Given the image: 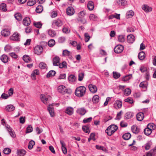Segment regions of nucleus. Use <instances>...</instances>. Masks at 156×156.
Segmentation results:
<instances>
[{
  "label": "nucleus",
  "instance_id": "nucleus-1",
  "mask_svg": "<svg viewBox=\"0 0 156 156\" xmlns=\"http://www.w3.org/2000/svg\"><path fill=\"white\" fill-rule=\"evenodd\" d=\"M86 88L83 86H80L77 87L75 91V95L79 97H83L85 94Z\"/></svg>",
  "mask_w": 156,
  "mask_h": 156
},
{
  "label": "nucleus",
  "instance_id": "nucleus-2",
  "mask_svg": "<svg viewBox=\"0 0 156 156\" xmlns=\"http://www.w3.org/2000/svg\"><path fill=\"white\" fill-rule=\"evenodd\" d=\"M118 127L115 125H112L109 126L105 132L109 136H111L118 129Z\"/></svg>",
  "mask_w": 156,
  "mask_h": 156
},
{
  "label": "nucleus",
  "instance_id": "nucleus-3",
  "mask_svg": "<svg viewBox=\"0 0 156 156\" xmlns=\"http://www.w3.org/2000/svg\"><path fill=\"white\" fill-rule=\"evenodd\" d=\"M58 91L63 94L66 93L70 94L71 93V91L70 90H68L64 86H60L58 88Z\"/></svg>",
  "mask_w": 156,
  "mask_h": 156
},
{
  "label": "nucleus",
  "instance_id": "nucleus-4",
  "mask_svg": "<svg viewBox=\"0 0 156 156\" xmlns=\"http://www.w3.org/2000/svg\"><path fill=\"white\" fill-rule=\"evenodd\" d=\"M63 24L62 21L60 19H58L54 20L52 22V27L55 29L57 28V27L61 26Z\"/></svg>",
  "mask_w": 156,
  "mask_h": 156
},
{
  "label": "nucleus",
  "instance_id": "nucleus-5",
  "mask_svg": "<svg viewBox=\"0 0 156 156\" xmlns=\"http://www.w3.org/2000/svg\"><path fill=\"white\" fill-rule=\"evenodd\" d=\"M43 48L41 46L37 45L35 46L34 49V53L37 55L40 54L43 51Z\"/></svg>",
  "mask_w": 156,
  "mask_h": 156
},
{
  "label": "nucleus",
  "instance_id": "nucleus-6",
  "mask_svg": "<svg viewBox=\"0 0 156 156\" xmlns=\"http://www.w3.org/2000/svg\"><path fill=\"white\" fill-rule=\"evenodd\" d=\"M20 34L17 32H15L12 36L10 37V39L13 41H20Z\"/></svg>",
  "mask_w": 156,
  "mask_h": 156
},
{
  "label": "nucleus",
  "instance_id": "nucleus-7",
  "mask_svg": "<svg viewBox=\"0 0 156 156\" xmlns=\"http://www.w3.org/2000/svg\"><path fill=\"white\" fill-rule=\"evenodd\" d=\"M124 49L123 46L122 45H118L115 47L114 49V52L116 53H121Z\"/></svg>",
  "mask_w": 156,
  "mask_h": 156
},
{
  "label": "nucleus",
  "instance_id": "nucleus-8",
  "mask_svg": "<svg viewBox=\"0 0 156 156\" xmlns=\"http://www.w3.org/2000/svg\"><path fill=\"white\" fill-rule=\"evenodd\" d=\"M54 104V103H52L51 104H50L48 106V110L51 117H53L55 115L53 107V105Z\"/></svg>",
  "mask_w": 156,
  "mask_h": 156
},
{
  "label": "nucleus",
  "instance_id": "nucleus-9",
  "mask_svg": "<svg viewBox=\"0 0 156 156\" xmlns=\"http://www.w3.org/2000/svg\"><path fill=\"white\" fill-rule=\"evenodd\" d=\"M88 87L90 91L93 93H96L97 90L96 87L92 84H90L89 85Z\"/></svg>",
  "mask_w": 156,
  "mask_h": 156
},
{
  "label": "nucleus",
  "instance_id": "nucleus-10",
  "mask_svg": "<svg viewBox=\"0 0 156 156\" xmlns=\"http://www.w3.org/2000/svg\"><path fill=\"white\" fill-rule=\"evenodd\" d=\"M122 101L119 100L116 101L114 103L113 105L114 107L116 108H120L122 107Z\"/></svg>",
  "mask_w": 156,
  "mask_h": 156
},
{
  "label": "nucleus",
  "instance_id": "nucleus-11",
  "mask_svg": "<svg viewBox=\"0 0 156 156\" xmlns=\"http://www.w3.org/2000/svg\"><path fill=\"white\" fill-rule=\"evenodd\" d=\"M156 154V146L149 151L147 152L146 156H154Z\"/></svg>",
  "mask_w": 156,
  "mask_h": 156
},
{
  "label": "nucleus",
  "instance_id": "nucleus-12",
  "mask_svg": "<svg viewBox=\"0 0 156 156\" xmlns=\"http://www.w3.org/2000/svg\"><path fill=\"white\" fill-rule=\"evenodd\" d=\"M60 143L61 145L63 153L64 154H67V149L66 147V145L64 141L60 140Z\"/></svg>",
  "mask_w": 156,
  "mask_h": 156
},
{
  "label": "nucleus",
  "instance_id": "nucleus-13",
  "mask_svg": "<svg viewBox=\"0 0 156 156\" xmlns=\"http://www.w3.org/2000/svg\"><path fill=\"white\" fill-rule=\"evenodd\" d=\"M41 101L44 104H48V98L43 94H41L40 96Z\"/></svg>",
  "mask_w": 156,
  "mask_h": 156
},
{
  "label": "nucleus",
  "instance_id": "nucleus-14",
  "mask_svg": "<svg viewBox=\"0 0 156 156\" xmlns=\"http://www.w3.org/2000/svg\"><path fill=\"white\" fill-rule=\"evenodd\" d=\"M66 13L69 16H72L74 13V10L71 7H69L66 9Z\"/></svg>",
  "mask_w": 156,
  "mask_h": 156
},
{
  "label": "nucleus",
  "instance_id": "nucleus-15",
  "mask_svg": "<svg viewBox=\"0 0 156 156\" xmlns=\"http://www.w3.org/2000/svg\"><path fill=\"white\" fill-rule=\"evenodd\" d=\"M6 127L10 136L13 137H15L16 136V135L14 132L12 131V129L11 127H10V126L8 125H7L6 126Z\"/></svg>",
  "mask_w": 156,
  "mask_h": 156
},
{
  "label": "nucleus",
  "instance_id": "nucleus-16",
  "mask_svg": "<svg viewBox=\"0 0 156 156\" xmlns=\"http://www.w3.org/2000/svg\"><path fill=\"white\" fill-rule=\"evenodd\" d=\"M23 25L25 26H29L30 23V18L28 17H25L23 20Z\"/></svg>",
  "mask_w": 156,
  "mask_h": 156
},
{
  "label": "nucleus",
  "instance_id": "nucleus-17",
  "mask_svg": "<svg viewBox=\"0 0 156 156\" xmlns=\"http://www.w3.org/2000/svg\"><path fill=\"white\" fill-rule=\"evenodd\" d=\"M53 64L54 66H58L60 62V59L59 57L56 56L53 58Z\"/></svg>",
  "mask_w": 156,
  "mask_h": 156
},
{
  "label": "nucleus",
  "instance_id": "nucleus-18",
  "mask_svg": "<svg viewBox=\"0 0 156 156\" xmlns=\"http://www.w3.org/2000/svg\"><path fill=\"white\" fill-rule=\"evenodd\" d=\"M0 58L3 63H6L8 61L9 58L7 55L4 54L0 57Z\"/></svg>",
  "mask_w": 156,
  "mask_h": 156
},
{
  "label": "nucleus",
  "instance_id": "nucleus-19",
  "mask_svg": "<svg viewBox=\"0 0 156 156\" xmlns=\"http://www.w3.org/2000/svg\"><path fill=\"white\" fill-rule=\"evenodd\" d=\"M144 117V114L141 112L137 113L136 115V118L137 120L141 121H142Z\"/></svg>",
  "mask_w": 156,
  "mask_h": 156
},
{
  "label": "nucleus",
  "instance_id": "nucleus-20",
  "mask_svg": "<svg viewBox=\"0 0 156 156\" xmlns=\"http://www.w3.org/2000/svg\"><path fill=\"white\" fill-rule=\"evenodd\" d=\"M76 112L79 114L83 115L86 113V111L84 108H78Z\"/></svg>",
  "mask_w": 156,
  "mask_h": 156
},
{
  "label": "nucleus",
  "instance_id": "nucleus-21",
  "mask_svg": "<svg viewBox=\"0 0 156 156\" xmlns=\"http://www.w3.org/2000/svg\"><path fill=\"white\" fill-rule=\"evenodd\" d=\"M134 38L135 37L133 35H129L127 37V41L129 43H132L135 40Z\"/></svg>",
  "mask_w": 156,
  "mask_h": 156
},
{
  "label": "nucleus",
  "instance_id": "nucleus-22",
  "mask_svg": "<svg viewBox=\"0 0 156 156\" xmlns=\"http://www.w3.org/2000/svg\"><path fill=\"white\" fill-rule=\"evenodd\" d=\"M142 9L146 12H151L152 10L151 7L147 5H143L142 6Z\"/></svg>",
  "mask_w": 156,
  "mask_h": 156
},
{
  "label": "nucleus",
  "instance_id": "nucleus-23",
  "mask_svg": "<svg viewBox=\"0 0 156 156\" xmlns=\"http://www.w3.org/2000/svg\"><path fill=\"white\" fill-rule=\"evenodd\" d=\"M15 107L12 105H7L5 107V110L9 112H11L15 110Z\"/></svg>",
  "mask_w": 156,
  "mask_h": 156
},
{
  "label": "nucleus",
  "instance_id": "nucleus-24",
  "mask_svg": "<svg viewBox=\"0 0 156 156\" xmlns=\"http://www.w3.org/2000/svg\"><path fill=\"white\" fill-rule=\"evenodd\" d=\"M10 31L7 29H4L1 32V35L5 37H7L10 35Z\"/></svg>",
  "mask_w": 156,
  "mask_h": 156
},
{
  "label": "nucleus",
  "instance_id": "nucleus-25",
  "mask_svg": "<svg viewBox=\"0 0 156 156\" xmlns=\"http://www.w3.org/2000/svg\"><path fill=\"white\" fill-rule=\"evenodd\" d=\"M89 127L90 125H88L83 126L82 127L83 130L87 133H89L90 132Z\"/></svg>",
  "mask_w": 156,
  "mask_h": 156
},
{
  "label": "nucleus",
  "instance_id": "nucleus-26",
  "mask_svg": "<svg viewBox=\"0 0 156 156\" xmlns=\"http://www.w3.org/2000/svg\"><path fill=\"white\" fill-rule=\"evenodd\" d=\"M116 3L119 5L125 6L127 4V2L125 0H116Z\"/></svg>",
  "mask_w": 156,
  "mask_h": 156
},
{
  "label": "nucleus",
  "instance_id": "nucleus-27",
  "mask_svg": "<svg viewBox=\"0 0 156 156\" xmlns=\"http://www.w3.org/2000/svg\"><path fill=\"white\" fill-rule=\"evenodd\" d=\"M132 131L134 133L137 134L140 132V129L137 126H133L131 127Z\"/></svg>",
  "mask_w": 156,
  "mask_h": 156
},
{
  "label": "nucleus",
  "instance_id": "nucleus-28",
  "mask_svg": "<svg viewBox=\"0 0 156 156\" xmlns=\"http://www.w3.org/2000/svg\"><path fill=\"white\" fill-rule=\"evenodd\" d=\"M87 8L90 10H92L93 9L94 6L93 2L91 1L89 2L87 4Z\"/></svg>",
  "mask_w": 156,
  "mask_h": 156
},
{
  "label": "nucleus",
  "instance_id": "nucleus-29",
  "mask_svg": "<svg viewBox=\"0 0 156 156\" xmlns=\"http://www.w3.org/2000/svg\"><path fill=\"white\" fill-rule=\"evenodd\" d=\"M145 53L144 51L140 52L139 53L138 56L139 59L141 60H144L145 58Z\"/></svg>",
  "mask_w": 156,
  "mask_h": 156
},
{
  "label": "nucleus",
  "instance_id": "nucleus-30",
  "mask_svg": "<svg viewBox=\"0 0 156 156\" xmlns=\"http://www.w3.org/2000/svg\"><path fill=\"white\" fill-rule=\"evenodd\" d=\"M14 16L16 20L19 21L21 20L23 18L22 15L20 13H17L15 14Z\"/></svg>",
  "mask_w": 156,
  "mask_h": 156
},
{
  "label": "nucleus",
  "instance_id": "nucleus-31",
  "mask_svg": "<svg viewBox=\"0 0 156 156\" xmlns=\"http://www.w3.org/2000/svg\"><path fill=\"white\" fill-rule=\"evenodd\" d=\"M76 77L73 75H70L68 78V80L70 83H72L75 81L76 80Z\"/></svg>",
  "mask_w": 156,
  "mask_h": 156
},
{
  "label": "nucleus",
  "instance_id": "nucleus-32",
  "mask_svg": "<svg viewBox=\"0 0 156 156\" xmlns=\"http://www.w3.org/2000/svg\"><path fill=\"white\" fill-rule=\"evenodd\" d=\"M144 133L147 136H149L151 134L152 132L151 129L146 128L144 130Z\"/></svg>",
  "mask_w": 156,
  "mask_h": 156
},
{
  "label": "nucleus",
  "instance_id": "nucleus-33",
  "mask_svg": "<svg viewBox=\"0 0 156 156\" xmlns=\"http://www.w3.org/2000/svg\"><path fill=\"white\" fill-rule=\"evenodd\" d=\"M133 116V113L131 112H128L126 113L125 117L126 119H129L131 118Z\"/></svg>",
  "mask_w": 156,
  "mask_h": 156
},
{
  "label": "nucleus",
  "instance_id": "nucleus-34",
  "mask_svg": "<svg viewBox=\"0 0 156 156\" xmlns=\"http://www.w3.org/2000/svg\"><path fill=\"white\" fill-rule=\"evenodd\" d=\"M131 134L129 133H126L122 136V138L125 140H128L131 137Z\"/></svg>",
  "mask_w": 156,
  "mask_h": 156
},
{
  "label": "nucleus",
  "instance_id": "nucleus-35",
  "mask_svg": "<svg viewBox=\"0 0 156 156\" xmlns=\"http://www.w3.org/2000/svg\"><path fill=\"white\" fill-rule=\"evenodd\" d=\"M132 77V74H130L124 76L122 79V81H126L129 80Z\"/></svg>",
  "mask_w": 156,
  "mask_h": 156
},
{
  "label": "nucleus",
  "instance_id": "nucleus-36",
  "mask_svg": "<svg viewBox=\"0 0 156 156\" xmlns=\"http://www.w3.org/2000/svg\"><path fill=\"white\" fill-rule=\"evenodd\" d=\"M65 112L68 115H71L73 113V109L71 107H68L67 108Z\"/></svg>",
  "mask_w": 156,
  "mask_h": 156
},
{
  "label": "nucleus",
  "instance_id": "nucleus-37",
  "mask_svg": "<svg viewBox=\"0 0 156 156\" xmlns=\"http://www.w3.org/2000/svg\"><path fill=\"white\" fill-rule=\"evenodd\" d=\"M99 96L98 95H95L93 96L92 101L94 103H97L99 101Z\"/></svg>",
  "mask_w": 156,
  "mask_h": 156
},
{
  "label": "nucleus",
  "instance_id": "nucleus-38",
  "mask_svg": "<svg viewBox=\"0 0 156 156\" xmlns=\"http://www.w3.org/2000/svg\"><path fill=\"white\" fill-rule=\"evenodd\" d=\"M43 10V7L41 5H38L36 8V11L37 13H40Z\"/></svg>",
  "mask_w": 156,
  "mask_h": 156
},
{
  "label": "nucleus",
  "instance_id": "nucleus-39",
  "mask_svg": "<svg viewBox=\"0 0 156 156\" xmlns=\"http://www.w3.org/2000/svg\"><path fill=\"white\" fill-rule=\"evenodd\" d=\"M56 74V72L54 70L50 71L47 75V77H49L51 76H54Z\"/></svg>",
  "mask_w": 156,
  "mask_h": 156
},
{
  "label": "nucleus",
  "instance_id": "nucleus-40",
  "mask_svg": "<svg viewBox=\"0 0 156 156\" xmlns=\"http://www.w3.org/2000/svg\"><path fill=\"white\" fill-rule=\"evenodd\" d=\"M35 144V142L33 140H31L30 141L28 145V148L29 149L31 150V149L33 147V146H34Z\"/></svg>",
  "mask_w": 156,
  "mask_h": 156
},
{
  "label": "nucleus",
  "instance_id": "nucleus-41",
  "mask_svg": "<svg viewBox=\"0 0 156 156\" xmlns=\"http://www.w3.org/2000/svg\"><path fill=\"white\" fill-rule=\"evenodd\" d=\"M86 14V12L85 11H83L80 12L78 14V16L79 18H83Z\"/></svg>",
  "mask_w": 156,
  "mask_h": 156
},
{
  "label": "nucleus",
  "instance_id": "nucleus-42",
  "mask_svg": "<svg viewBox=\"0 0 156 156\" xmlns=\"http://www.w3.org/2000/svg\"><path fill=\"white\" fill-rule=\"evenodd\" d=\"M23 60L26 62H29L30 61V58L29 56L24 55L23 58Z\"/></svg>",
  "mask_w": 156,
  "mask_h": 156
},
{
  "label": "nucleus",
  "instance_id": "nucleus-43",
  "mask_svg": "<svg viewBox=\"0 0 156 156\" xmlns=\"http://www.w3.org/2000/svg\"><path fill=\"white\" fill-rule=\"evenodd\" d=\"M26 151L24 150H20L18 151L17 154L20 156H23L26 154Z\"/></svg>",
  "mask_w": 156,
  "mask_h": 156
},
{
  "label": "nucleus",
  "instance_id": "nucleus-44",
  "mask_svg": "<svg viewBox=\"0 0 156 156\" xmlns=\"http://www.w3.org/2000/svg\"><path fill=\"white\" fill-rule=\"evenodd\" d=\"M48 34L51 37H54L56 34L55 31L52 30H49L48 31Z\"/></svg>",
  "mask_w": 156,
  "mask_h": 156
},
{
  "label": "nucleus",
  "instance_id": "nucleus-45",
  "mask_svg": "<svg viewBox=\"0 0 156 156\" xmlns=\"http://www.w3.org/2000/svg\"><path fill=\"white\" fill-rule=\"evenodd\" d=\"M123 112L122 111H121L117 114L116 116L115 119L116 120H119L121 118V115L123 114Z\"/></svg>",
  "mask_w": 156,
  "mask_h": 156
},
{
  "label": "nucleus",
  "instance_id": "nucleus-46",
  "mask_svg": "<svg viewBox=\"0 0 156 156\" xmlns=\"http://www.w3.org/2000/svg\"><path fill=\"white\" fill-rule=\"evenodd\" d=\"M124 101L125 102L130 104H132L133 102V100L132 98L131 97H129L128 98L125 99Z\"/></svg>",
  "mask_w": 156,
  "mask_h": 156
},
{
  "label": "nucleus",
  "instance_id": "nucleus-47",
  "mask_svg": "<svg viewBox=\"0 0 156 156\" xmlns=\"http://www.w3.org/2000/svg\"><path fill=\"white\" fill-rule=\"evenodd\" d=\"M147 128L151 129V130L154 129L155 127L154 124L152 123H150L148 124L147 126Z\"/></svg>",
  "mask_w": 156,
  "mask_h": 156
},
{
  "label": "nucleus",
  "instance_id": "nucleus-48",
  "mask_svg": "<svg viewBox=\"0 0 156 156\" xmlns=\"http://www.w3.org/2000/svg\"><path fill=\"white\" fill-rule=\"evenodd\" d=\"M58 66H59L60 68H65L66 67V63L65 62H63L62 63H60V62L58 64Z\"/></svg>",
  "mask_w": 156,
  "mask_h": 156
},
{
  "label": "nucleus",
  "instance_id": "nucleus-49",
  "mask_svg": "<svg viewBox=\"0 0 156 156\" xmlns=\"http://www.w3.org/2000/svg\"><path fill=\"white\" fill-rule=\"evenodd\" d=\"M55 44V41L53 39H51L48 42V44L49 46H53Z\"/></svg>",
  "mask_w": 156,
  "mask_h": 156
},
{
  "label": "nucleus",
  "instance_id": "nucleus-50",
  "mask_svg": "<svg viewBox=\"0 0 156 156\" xmlns=\"http://www.w3.org/2000/svg\"><path fill=\"white\" fill-rule=\"evenodd\" d=\"M33 131V128L31 125H29L27 127L26 133H29L32 132Z\"/></svg>",
  "mask_w": 156,
  "mask_h": 156
},
{
  "label": "nucleus",
  "instance_id": "nucleus-51",
  "mask_svg": "<svg viewBox=\"0 0 156 156\" xmlns=\"http://www.w3.org/2000/svg\"><path fill=\"white\" fill-rule=\"evenodd\" d=\"M118 41L119 42H123L125 40V38L124 36L123 35H120L118 37Z\"/></svg>",
  "mask_w": 156,
  "mask_h": 156
},
{
  "label": "nucleus",
  "instance_id": "nucleus-52",
  "mask_svg": "<svg viewBox=\"0 0 156 156\" xmlns=\"http://www.w3.org/2000/svg\"><path fill=\"white\" fill-rule=\"evenodd\" d=\"M35 3V0H29L27 2V4L28 6H32L34 5Z\"/></svg>",
  "mask_w": 156,
  "mask_h": 156
},
{
  "label": "nucleus",
  "instance_id": "nucleus-53",
  "mask_svg": "<svg viewBox=\"0 0 156 156\" xmlns=\"http://www.w3.org/2000/svg\"><path fill=\"white\" fill-rule=\"evenodd\" d=\"M34 25L37 28H40L41 27L42 24L40 22H35L34 23Z\"/></svg>",
  "mask_w": 156,
  "mask_h": 156
},
{
  "label": "nucleus",
  "instance_id": "nucleus-54",
  "mask_svg": "<svg viewBox=\"0 0 156 156\" xmlns=\"http://www.w3.org/2000/svg\"><path fill=\"white\" fill-rule=\"evenodd\" d=\"M113 77L116 79H118L120 76V75L119 73H117V72H113Z\"/></svg>",
  "mask_w": 156,
  "mask_h": 156
},
{
  "label": "nucleus",
  "instance_id": "nucleus-55",
  "mask_svg": "<svg viewBox=\"0 0 156 156\" xmlns=\"http://www.w3.org/2000/svg\"><path fill=\"white\" fill-rule=\"evenodd\" d=\"M1 9L4 11H6L7 10L6 9V5L5 3H2L0 5Z\"/></svg>",
  "mask_w": 156,
  "mask_h": 156
},
{
  "label": "nucleus",
  "instance_id": "nucleus-56",
  "mask_svg": "<svg viewBox=\"0 0 156 156\" xmlns=\"http://www.w3.org/2000/svg\"><path fill=\"white\" fill-rule=\"evenodd\" d=\"M85 41L86 42H87L90 38V37L87 33H85L84 34Z\"/></svg>",
  "mask_w": 156,
  "mask_h": 156
},
{
  "label": "nucleus",
  "instance_id": "nucleus-57",
  "mask_svg": "<svg viewBox=\"0 0 156 156\" xmlns=\"http://www.w3.org/2000/svg\"><path fill=\"white\" fill-rule=\"evenodd\" d=\"M62 55L63 56L70 55V52L67 50H64L63 51Z\"/></svg>",
  "mask_w": 156,
  "mask_h": 156
},
{
  "label": "nucleus",
  "instance_id": "nucleus-58",
  "mask_svg": "<svg viewBox=\"0 0 156 156\" xmlns=\"http://www.w3.org/2000/svg\"><path fill=\"white\" fill-rule=\"evenodd\" d=\"M84 73H79L78 75V80L80 81H82L84 77Z\"/></svg>",
  "mask_w": 156,
  "mask_h": 156
},
{
  "label": "nucleus",
  "instance_id": "nucleus-59",
  "mask_svg": "<svg viewBox=\"0 0 156 156\" xmlns=\"http://www.w3.org/2000/svg\"><path fill=\"white\" fill-rule=\"evenodd\" d=\"M127 15L128 16V18H130L132 17L134 15V12L132 10H130L128 11L127 13Z\"/></svg>",
  "mask_w": 156,
  "mask_h": 156
},
{
  "label": "nucleus",
  "instance_id": "nucleus-60",
  "mask_svg": "<svg viewBox=\"0 0 156 156\" xmlns=\"http://www.w3.org/2000/svg\"><path fill=\"white\" fill-rule=\"evenodd\" d=\"M131 90L129 88L125 89L124 92V94L126 95H128L131 93Z\"/></svg>",
  "mask_w": 156,
  "mask_h": 156
},
{
  "label": "nucleus",
  "instance_id": "nucleus-61",
  "mask_svg": "<svg viewBox=\"0 0 156 156\" xmlns=\"http://www.w3.org/2000/svg\"><path fill=\"white\" fill-rule=\"evenodd\" d=\"M3 153L5 154H8L11 152V150L8 148H5L3 151Z\"/></svg>",
  "mask_w": 156,
  "mask_h": 156
},
{
  "label": "nucleus",
  "instance_id": "nucleus-62",
  "mask_svg": "<svg viewBox=\"0 0 156 156\" xmlns=\"http://www.w3.org/2000/svg\"><path fill=\"white\" fill-rule=\"evenodd\" d=\"M92 119L91 117H90L87 119H84L83 120V122L84 123L90 122L91 121Z\"/></svg>",
  "mask_w": 156,
  "mask_h": 156
},
{
  "label": "nucleus",
  "instance_id": "nucleus-63",
  "mask_svg": "<svg viewBox=\"0 0 156 156\" xmlns=\"http://www.w3.org/2000/svg\"><path fill=\"white\" fill-rule=\"evenodd\" d=\"M97 18V16L94 14H91L89 16V19L90 20H95Z\"/></svg>",
  "mask_w": 156,
  "mask_h": 156
},
{
  "label": "nucleus",
  "instance_id": "nucleus-64",
  "mask_svg": "<svg viewBox=\"0 0 156 156\" xmlns=\"http://www.w3.org/2000/svg\"><path fill=\"white\" fill-rule=\"evenodd\" d=\"M65 41V38L64 37H61L58 38V42L60 43H62Z\"/></svg>",
  "mask_w": 156,
  "mask_h": 156
}]
</instances>
